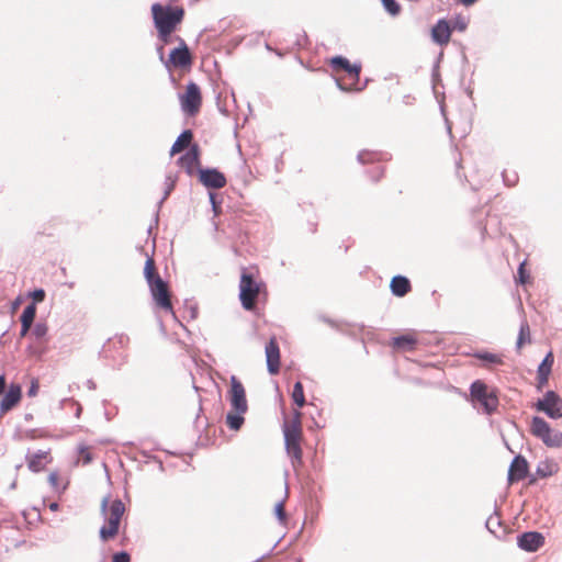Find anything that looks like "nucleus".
<instances>
[{"label": "nucleus", "mask_w": 562, "mask_h": 562, "mask_svg": "<svg viewBox=\"0 0 562 562\" xmlns=\"http://www.w3.org/2000/svg\"><path fill=\"white\" fill-rule=\"evenodd\" d=\"M186 11L182 5L175 3H154L151 5V15L159 38L168 43L171 34L182 23Z\"/></svg>", "instance_id": "f257e3e1"}, {"label": "nucleus", "mask_w": 562, "mask_h": 562, "mask_svg": "<svg viewBox=\"0 0 562 562\" xmlns=\"http://www.w3.org/2000/svg\"><path fill=\"white\" fill-rule=\"evenodd\" d=\"M283 434L286 453L291 459L293 470L299 472L303 467V451L301 447L303 439L302 413L299 409H294L291 419L284 422Z\"/></svg>", "instance_id": "f03ea898"}, {"label": "nucleus", "mask_w": 562, "mask_h": 562, "mask_svg": "<svg viewBox=\"0 0 562 562\" xmlns=\"http://www.w3.org/2000/svg\"><path fill=\"white\" fill-rule=\"evenodd\" d=\"M101 514L104 519L99 537L102 542L113 540L119 533L125 514V505L121 499H111L105 496L101 501Z\"/></svg>", "instance_id": "7ed1b4c3"}, {"label": "nucleus", "mask_w": 562, "mask_h": 562, "mask_svg": "<svg viewBox=\"0 0 562 562\" xmlns=\"http://www.w3.org/2000/svg\"><path fill=\"white\" fill-rule=\"evenodd\" d=\"M229 383L228 400L232 412L226 416V424L232 430H239L245 422L244 414L248 411L246 390L236 375L231 376Z\"/></svg>", "instance_id": "20e7f679"}, {"label": "nucleus", "mask_w": 562, "mask_h": 562, "mask_svg": "<svg viewBox=\"0 0 562 562\" xmlns=\"http://www.w3.org/2000/svg\"><path fill=\"white\" fill-rule=\"evenodd\" d=\"M263 289L265 284L258 281L252 272L243 269L239 282V300L245 310L254 311L256 308L258 296Z\"/></svg>", "instance_id": "39448f33"}, {"label": "nucleus", "mask_w": 562, "mask_h": 562, "mask_svg": "<svg viewBox=\"0 0 562 562\" xmlns=\"http://www.w3.org/2000/svg\"><path fill=\"white\" fill-rule=\"evenodd\" d=\"M530 432L549 448L562 447V432L552 430L550 425L539 416L532 417Z\"/></svg>", "instance_id": "423d86ee"}, {"label": "nucleus", "mask_w": 562, "mask_h": 562, "mask_svg": "<svg viewBox=\"0 0 562 562\" xmlns=\"http://www.w3.org/2000/svg\"><path fill=\"white\" fill-rule=\"evenodd\" d=\"M530 432L549 448L562 447V432L552 430L550 425L539 416L532 417Z\"/></svg>", "instance_id": "0eeeda50"}, {"label": "nucleus", "mask_w": 562, "mask_h": 562, "mask_svg": "<svg viewBox=\"0 0 562 562\" xmlns=\"http://www.w3.org/2000/svg\"><path fill=\"white\" fill-rule=\"evenodd\" d=\"M470 393L472 402L480 404L485 413L491 414L496 411L498 397L483 381H474L470 387Z\"/></svg>", "instance_id": "6e6552de"}, {"label": "nucleus", "mask_w": 562, "mask_h": 562, "mask_svg": "<svg viewBox=\"0 0 562 562\" xmlns=\"http://www.w3.org/2000/svg\"><path fill=\"white\" fill-rule=\"evenodd\" d=\"M538 412L544 413L552 419L562 417V398L553 391H548L544 396L535 404Z\"/></svg>", "instance_id": "1a4fd4ad"}, {"label": "nucleus", "mask_w": 562, "mask_h": 562, "mask_svg": "<svg viewBox=\"0 0 562 562\" xmlns=\"http://www.w3.org/2000/svg\"><path fill=\"white\" fill-rule=\"evenodd\" d=\"M180 103L183 112L189 115H195L200 111L202 95L200 88L194 82L187 86L186 92L180 95Z\"/></svg>", "instance_id": "9d476101"}, {"label": "nucleus", "mask_w": 562, "mask_h": 562, "mask_svg": "<svg viewBox=\"0 0 562 562\" xmlns=\"http://www.w3.org/2000/svg\"><path fill=\"white\" fill-rule=\"evenodd\" d=\"M148 285L156 305L164 311L172 312L170 291L167 282L162 279H156V281Z\"/></svg>", "instance_id": "9b49d317"}, {"label": "nucleus", "mask_w": 562, "mask_h": 562, "mask_svg": "<svg viewBox=\"0 0 562 562\" xmlns=\"http://www.w3.org/2000/svg\"><path fill=\"white\" fill-rule=\"evenodd\" d=\"M334 79L344 91H361L368 82L367 78L360 77V72H335Z\"/></svg>", "instance_id": "f8f14e48"}, {"label": "nucleus", "mask_w": 562, "mask_h": 562, "mask_svg": "<svg viewBox=\"0 0 562 562\" xmlns=\"http://www.w3.org/2000/svg\"><path fill=\"white\" fill-rule=\"evenodd\" d=\"M267 368L270 374L276 375L281 369L280 347L276 337L270 338L265 348Z\"/></svg>", "instance_id": "ddd939ff"}, {"label": "nucleus", "mask_w": 562, "mask_h": 562, "mask_svg": "<svg viewBox=\"0 0 562 562\" xmlns=\"http://www.w3.org/2000/svg\"><path fill=\"white\" fill-rule=\"evenodd\" d=\"M199 179L203 186L212 189H222L227 182L225 176L217 169H201Z\"/></svg>", "instance_id": "4468645a"}, {"label": "nucleus", "mask_w": 562, "mask_h": 562, "mask_svg": "<svg viewBox=\"0 0 562 562\" xmlns=\"http://www.w3.org/2000/svg\"><path fill=\"white\" fill-rule=\"evenodd\" d=\"M529 464L522 456L514 458L508 470V483L513 484L527 477Z\"/></svg>", "instance_id": "2eb2a0df"}, {"label": "nucleus", "mask_w": 562, "mask_h": 562, "mask_svg": "<svg viewBox=\"0 0 562 562\" xmlns=\"http://www.w3.org/2000/svg\"><path fill=\"white\" fill-rule=\"evenodd\" d=\"M22 397V389L19 384H10L0 402V413L5 414L15 407Z\"/></svg>", "instance_id": "dca6fc26"}, {"label": "nucleus", "mask_w": 562, "mask_h": 562, "mask_svg": "<svg viewBox=\"0 0 562 562\" xmlns=\"http://www.w3.org/2000/svg\"><path fill=\"white\" fill-rule=\"evenodd\" d=\"M178 164L190 176L193 175L200 165V151L198 145L191 146V148L179 158Z\"/></svg>", "instance_id": "f3484780"}, {"label": "nucleus", "mask_w": 562, "mask_h": 562, "mask_svg": "<svg viewBox=\"0 0 562 562\" xmlns=\"http://www.w3.org/2000/svg\"><path fill=\"white\" fill-rule=\"evenodd\" d=\"M191 54L189 52L188 46L182 43V45L178 48H175L170 52L169 61L176 68H187L191 66Z\"/></svg>", "instance_id": "a211bd4d"}, {"label": "nucleus", "mask_w": 562, "mask_h": 562, "mask_svg": "<svg viewBox=\"0 0 562 562\" xmlns=\"http://www.w3.org/2000/svg\"><path fill=\"white\" fill-rule=\"evenodd\" d=\"M543 542V536L536 531L525 532L518 537V546L529 552L537 551Z\"/></svg>", "instance_id": "6ab92c4d"}, {"label": "nucleus", "mask_w": 562, "mask_h": 562, "mask_svg": "<svg viewBox=\"0 0 562 562\" xmlns=\"http://www.w3.org/2000/svg\"><path fill=\"white\" fill-rule=\"evenodd\" d=\"M27 468L32 472H41L43 471L48 463L52 461V457L49 451H38L36 453L30 454L26 458Z\"/></svg>", "instance_id": "aec40b11"}, {"label": "nucleus", "mask_w": 562, "mask_h": 562, "mask_svg": "<svg viewBox=\"0 0 562 562\" xmlns=\"http://www.w3.org/2000/svg\"><path fill=\"white\" fill-rule=\"evenodd\" d=\"M553 362H554V357H553V353L550 351L544 357V359L542 360V362L540 363V366L538 368L537 381H538L539 389H542L548 383Z\"/></svg>", "instance_id": "412c9836"}, {"label": "nucleus", "mask_w": 562, "mask_h": 562, "mask_svg": "<svg viewBox=\"0 0 562 562\" xmlns=\"http://www.w3.org/2000/svg\"><path fill=\"white\" fill-rule=\"evenodd\" d=\"M435 42L439 44H447L450 41L451 30L447 21L440 20L431 31Z\"/></svg>", "instance_id": "4be33fe9"}, {"label": "nucleus", "mask_w": 562, "mask_h": 562, "mask_svg": "<svg viewBox=\"0 0 562 562\" xmlns=\"http://www.w3.org/2000/svg\"><path fill=\"white\" fill-rule=\"evenodd\" d=\"M417 339L413 334H406L393 338L391 346L398 351H412L415 349Z\"/></svg>", "instance_id": "5701e85b"}, {"label": "nucleus", "mask_w": 562, "mask_h": 562, "mask_svg": "<svg viewBox=\"0 0 562 562\" xmlns=\"http://www.w3.org/2000/svg\"><path fill=\"white\" fill-rule=\"evenodd\" d=\"M391 291L395 296H404L412 290L411 282L403 276H396L391 280Z\"/></svg>", "instance_id": "b1692460"}, {"label": "nucleus", "mask_w": 562, "mask_h": 562, "mask_svg": "<svg viewBox=\"0 0 562 562\" xmlns=\"http://www.w3.org/2000/svg\"><path fill=\"white\" fill-rule=\"evenodd\" d=\"M193 133L190 130L183 131L171 146L170 156H175L188 148L191 145Z\"/></svg>", "instance_id": "393cba45"}, {"label": "nucleus", "mask_w": 562, "mask_h": 562, "mask_svg": "<svg viewBox=\"0 0 562 562\" xmlns=\"http://www.w3.org/2000/svg\"><path fill=\"white\" fill-rule=\"evenodd\" d=\"M328 65L335 70H360L361 65H350L349 60L341 56H336L329 59Z\"/></svg>", "instance_id": "a878e982"}, {"label": "nucleus", "mask_w": 562, "mask_h": 562, "mask_svg": "<svg viewBox=\"0 0 562 562\" xmlns=\"http://www.w3.org/2000/svg\"><path fill=\"white\" fill-rule=\"evenodd\" d=\"M48 482L58 494H63L69 485V481L63 480L55 471L49 473Z\"/></svg>", "instance_id": "bb28decb"}, {"label": "nucleus", "mask_w": 562, "mask_h": 562, "mask_svg": "<svg viewBox=\"0 0 562 562\" xmlns=\"http://www.w3.org/2000/svg\"><path fill=\"white\" fill-rule=\"evenodd\" d=\"M530 342H531L530 327H529V324L525 321L521 323L520 328H519V334H518V338H517V342H516L517 349L520 350L525 345L530 344Z\"/></svg>", "instance_id": "cd10ccee"}, {"label": "nucleus", "mask_w": 562, "mask_h": 562, "mask_svg": "<svg viewBox=\"0 0 562 562\" xmlns=\"http://www.w3.org/2000/svg\"><path fill=\"white\" fill-rule=\"evenodd\" d=\"M144 276L148 282V284L156 281V279H161L157 272L156 265L153 258H147L144 268Z\"/></svg>", "instance_id": "c85d7f7f"}, {"label": "nucleus", "mask_w": 562, "mask_h": 562, "mask_svg": "<svg viewBox=\"0 0 562 562\" xmlns=\"http://www.w3.org/2000/svg\"><path fill=\"white\" fill-rule=\"evenodd\" d=\"M291 397L293 402L297 405L299 408H302L305 405V395H304V389L303 384L297 381L294 386L291 394Z\"/></svg>", "instance_id": "c756f323"}, {"label": "nucleus", "mask_w": 562, "mask_h": 562, "mask_svg": "<svg viewBox=\"0 0 562 562\" xmlns=\"http://www.w3.org/2000/svg\"><path fill=\"white\" fill-rule=\"evenodd\" d=\"M35 316H36V306L34 303H31L24 308V311L20 317L21 324H27V325L32 326V324L35 319Z\"/></svg>", "instance_id": "7c9ffc66"}, {"label": "nucleus", "mask_w": 562, "mask_h": 562, "mask_svg": "<svg viewBox=\"0 0 562 562\" xmlns=\"http://www.w3.org/2000/svg\"><path fill=\"white\" fill-rule=\"evenodd\" d=\"M79 457L78 462L82 465L89 464L93 460L91 448L88 446H80L78 449Z\"/></svg>", "instance_id": "2f4dec72"}, {"label": "nucleus", "mask_w": 562, "mask_h": 562, "mask_svg": "<svg viewBox=\"0 0 562 562\" xmlns=\"http://www.w3.org/2000/svg\"><path fill=\"white\" fill-rule=\"evenodd\" d=\"M48 327L45 323H37L32 331V335L42 342L47 336Z\"/></svg>", "instance_id": "473e14b6"}, {"label": "nucleus", "mask_w": 562, "mask_h": 562, "mask_svg": "<svg viewBox=\"0 0 562 562\" xmlns=\"http://www.w3.org/2000/svg\"><path fill=\"white\" fill-rule=\"evenodd\" d=\"M475 357L492 364H503L502 357L496 353L483 352L477 353Z\"/></svg>", "instance_id": "72a5a7b5"}, {"label": "nucleus", "mask_w": 562, "mask_h": 562, "mask_svg": "<svg viewBox=\"0 0 562 562\" xmlns=\"http://www.w3.org/2000/svg\"><path fill=\"white\" fill-rule=\"evenodd\" d=\"M384 9L392 15L401 12V5L395 0H381Z\"/></svg>", "instance_id": "f704fd0d"}, {"label": "nucleus", "mask_w": 562, "mask_h": 562, "mask_svg": "<svg viewBox=\"0 0 562 562\" xmlns=\"http://www.w3.org/2000/svg\"><path fill=\"white\" fill-rule=\"evenodd\" d=\"M554 468H555V464L550 463V462H544V463H542L541 465L538 467L537 473L541 477H546V476L551 475L554 472Z\"/></svg>", "instance_id": "c9c22d12"}, {"label": "nucleus", "mask_w": 562, "mask_h": 562, "mask_svg": "<svg viewBox=\"0 0 562 562\" xmlns=\"http://www.w3.org/2000/svg\"><path fill=\"white\" fill-rule=\"evenodd\" d=\"M30 296L32 297L33 303L36 304L43 302L45 300L46 294L43 289H36L30 293Z\"/></svg>", "instance_id": "e433bc0d"}, {"label": "nucleus", "mask_w": 562, "mask_h": 562, "mask_svg": "<svg viewBox=\"0 0 562 562\" xmlns=\"http://www.w3.org/2000/svg\"><path fill=\"white\" fill-rule=\"evenodd\" d=\"M518 279L521 284H526L529 281V274L527 273L525 262L520 263L518 268Z\"/></svg>", "instance_id": "4c0bfd02"}, {"label": "nucleus", "mask_w": 562, "mask_h": 562, "mask_svg": "<svg viewBox=\"0 0 562 562\" xmlns=\"http://www.w3.org/2000/svg\"><path fill=\"white\" fill-rule=\"evenodd\" d=\"M38 390H40V382H38V380H37V379H33V380L31 381V385H30V387H29V390H27V395H29L30 397H34V396H36V395H37Z\"/></svg>", "instance_id": "58836bf2"}, {"label": "nucleus", "mask_w": 562, "mask_h": 562, "mask_svg": "<svg viewBox=\"0 0 562 562\" xmlns=\"http://www.w3.org/2000/svg\"><path fill=\"white\" fill-rule=\"evenodd\" d=\"M112 562H131V557L127 552H119L112 557Z\"/></svg>", "instance_id": "ea45409f"}, {"label": "nucleus", "mask_w": 562, "mask_h": 562, "mask_svg": "<svg viewBox=\"0 0 562 562\" xmlns=\"http://www.w3.org/2000/svg\"><path fill=\"white\" fill-rule=\"evenodd\" d=\"M276 514L281 521L285 519L284 506L282 503H278L276 506Z\"/></svg>", "instance_id": "a19ab883"}, {"label": "nucleus", "mask_w": 562, "mask_h": 562, "mask_svg": "<svg viewBox=\"0 0 562 562\" xmlns=\"http://www.w3.org/2000/svg\"><path fill=\"white\" fill-rule=\"evenodd\" d=\"M31 327H32L31 325L21 324L20 337L21 338L25 337L29 334Z\"/></svg>", "instance_id": "79ce46f5"}, {"label": "nucleus", "mask_w": 562, "mask_h": 562, "mask_svg": "<svg viewBox=\"0 0 562 562\" xmlns=\"http://www.w3.org/2000/svg\"><path fill=\"white\" fill-rule=\"evenodd\" d=\"M4 389H5V379L3 375H0V394L3 393Z\"/></svg>", "instance_id": "37998d69"}, {"label": "nucleus", "mask_w": 562, "mask_h": 562, "mask_svg": "<svg viewBox=\"0 0 562 562\" xmlns=\"http://www.w3.org/2000/svg\"><path fill=\"white\" fill-rule=\"evenodd\" d=\"M476 0H459L460 3L464 4V5H471L475 2Z\"/></svg>", "instance_id": "c03bdc74"}, {"label": "nucleus", "mask_w": 562, "mask_h": 562, "mask_svg": "<svg viewBox=\"0 0 562 562\" xmlns=\"http://www.w3.org/2000/svg\"><path fill=\"white\" fill-rule=\"evenodd\" d=\"M49 509H50L52 512H56V510L58 509V504H57V503H52V504H49Z\"/></svg>", "instance_id": "a18cd8bd"}, {"label": "nucleus", "mask_w": 562, "mask_h": 562, "mask_svg": "<svg viewBox=\"0 0 562 562\" xmlns=\"http://www.w3.org/2000/svg\"><path fill=\"white\" fill-rule=\"evenodd\" d=\"M20 303H21V299H20V297H18V299L14 301V303H13V311L18 308V306L20 305Z\"/></svg>", "instance_id": "49530a36"}]
</instances>
